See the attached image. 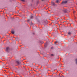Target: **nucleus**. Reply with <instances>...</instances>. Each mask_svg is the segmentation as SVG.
Listing matches in <instances>:
<instances>
[{
	"mask_svg": "<svg viewBox=\"0 0 77 77\" xmlns=\"http://www.w3.org/2000/svg\"><path fill=\"white\" fill-rule=\"evenodd\" d=\"M63 11L64 12H67L68 11V10L66 9H64L63 10Z\"/></svg>",
	"mask_w": 77,
	"mask_h": 77,
	"instance_id": "f257e3e1",
	"label": "nucleus"
},
{
	"mask_svg": "<svg viewBox=\"0 0 77 77\" xmlns=\"http://www.w3.org/2000/svg\"><path fill=\"white\" fill-rule=\"evenodd\" d=\"M9 50V48L8 47H7L6 49V51H8V50Z\"/></svg>",
	"mask_w": 77,
	"mask_h": 77,
	"instance_id": "f03ea898",
	"label": "nucleus"
},
{
	"mask_svg": "<svg viewBox=\"0 0 77 77\" xmlns=\"http://www.w3.org/2000/svg\"><path fill=\"white\" fill-rule=\"evenodd\" d=\"M67 2H68L67 1H63L62 2V3H67Z\"/></svg>",
	"mask_w": 77,
	"mask_h": 77,
	"instance_id": "7ed1b4c3",
	"label": "nucleus"
},
{
	"mask_svg": "<svg viewBox=\"0 0 77 77\" xmlns=\"http://www.w3.org/2000/svg\"><path fill=\"white\" fill-rule=\"evenodd\" d=\"M17 63L18 65H21V64L20 62H19L18 61H17Z\"/></svg>",
	"mask_w": 77,
	"mask_h": 77,
	"instance_id": "20e7f679",
	"label": "nucleus"
},
{
	"mask_svg": "<svg viewBox=\"0 0 77 77\" xmlns=\"http://www.w3.org/2000/svg\"><path fill=\"white\" fill-rule=\"evenodd\" d=\"M11 33L12 34H14V31H12L11 32Z\"/></svg>",
	"mask_w": 77,
	"mask_h": 77,
	"instance_id": "39448f33",
	"label": "nucleus"
},
{
	"mask_svg": "<svg viewBox=\"0 0 77 77\" xmlns=\"http://www.w3.org/2000/svg\"><path fill=\"white\" fill-rule=\"evenodd\" d=\"M48 22V21H47V20H45V21L44 23H47Z\"/></svg>",
	"mask_w": 77,
	"mask_h": 77,
	"instance_id": "423d86ee",
	"label": "nucleus"
},
{
	"mask_svg": "<svg viewBox=\"0 0 77 77\" xmlns=\"http://www.w3.org/2000/svg\"><path fill=\"white\" fill-rule=\"evenodd\" d=\"M56 2L58 3H59V0H57L56 1Z\"/></svg>",
	"mask_w": 77,
	"mask_h": 77,
	"instance_id": "0eeeda50",
	"label": "nucleus"
},
{
	"mask_svg": "<svg viewBox=\"0 0 77 77\" xmlns=\"http://www.w3.org/2000/svg\"><path fill=\"white\" fill-rule=\"evenodd\" d=\"M75 61H76V63L77 64V59H75Z\"/></svg>",
	"mask_w": 77,
	"mask_h": 77,
	"instance_id": "6e6552de",
	"label": "nucleus"
},
{
	"mask_svg": "<svg viewBox=\"0 0 77 77\" xmlns=\"http://www.w3.org/2000/svg\"><path fill=\"white\" fill-rule=\"evenodd\" d=\"M71 34V32H69L68 33V35H70Z\"/></svg>",
	"mask_w": 77,
	"mask_h": 77,
	"instance_id": "1a4fd4ad",
	"label": "nucleus"
},
{
	"mask_svg": "<svg viewBox=\"0 0 77 77\" xmlns=\"http://www.w3.org/2000/svg\"><path fill=\"white\" fill-rule=\"evenodd\" d=\"M21 0V1H22V2H24L25 1V0Z\"/></svg>",
	"mask_w": 77,
	"mask_h": 77,
	"instance_id": "9d476101",
	"label": "nucleus"
},
{
	"mask_svg": "<svg viewBox=\"0 0 77 77\" xmlns=\"http://www.w3.org/2000/svg\"><path fill=\"white\" fill-rule=\"evenodd\" d=\"M52 4H53V5H55V4H54V2H52Z\"/></svg>",
	"mask_w": 77,
	"mask_h": 77,
	"instance_id": "9b49d317",
	"label": "nucleus"
},
{
	"mask_svg": "<svg viewBox=\"0 0 77 77\" xmlns=\"http://www.w3.org/2000/svg\"><path fill=\"white\" fill-rule=\"evenodd\" d=\"M33 18V16H32L31 17H30V18Z\"/></svg>",
	"mask_w": 77,
	"mask_h": 77,
	"instance_id": "f8f14e48",
	"label": "nucleus"
},
{
	"mask_svg": "<svg viewBox=\"0 0 77 77\" xmlns=\"http://www.w3.org/2000/svg\"><path fill=\"white\" fill-rule=\"evenodd\" d=\"M57 42H55V44H56V43H57Z\"/></svg>",
	"mask_w": 77,
	"mask_h": 77,
	"instance_id": "ddd939ff",
	"label": "nucleus"
},
{
	"mask_svg": "<svg viewBox=\"0 0 77 77\" xmlns=\"http://www.w3.org/2000/svg\"><path fill=\"white\" fill-rule=\"evenodd\" d=\"M51 56H53V54H51Z\"/></svg>",
	"mask_w": 77,
	"mask_h": 77,
	"instance_id": "4468645a",
	"label": "nucleus"
},
{
	"mask_svg": "<svg viewBox=\"0 0 77 77\" xmlns=\"http://www.w3.org/2000/svg\"><path fill=\"white\" fill-rule=\"evenodd\" d=\"M42 1H44V0H42Z\"/></svg>",
	"mask_w": 77,
	"mask_h": 77,
	"instance_id": "2eb2a0df",
	"label": "nucleus"
},
{
	"mask_svg": "<svg viewBox=\"0 0 77 77\" xmlns=\"http://www.w3.org/2000/svg\"><path fill=\"white\" fill-rule=\"evenodd\" d=\"M51 48H52V49L53 48L52 47Z\"/></svg>",
	"mask_w": 77,
	"mask_h": 77,
	"instance_id": "dca6fc26",
	"label": "nucleus"
}]
</instances>
